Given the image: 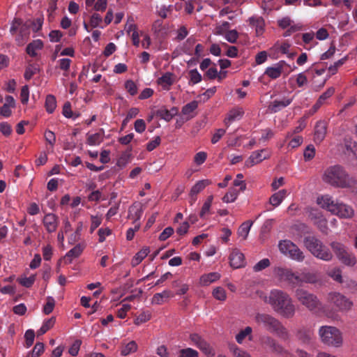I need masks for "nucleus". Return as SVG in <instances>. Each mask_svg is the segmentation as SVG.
<instances>
[{
  "mask_svg": "<svg viewBox=\"0 0 357 357\" xmlns=\"http://www.w3.org/2000/svg\"><path fill=\"white\" fill-rule=\"evenodd\" d=\"M322 181L336 188L349 189L357 195V179L349 174L340 165H331L325 169L321 176Z\"/></svg>",
  "mask_w": 357,
  "mask_h": 357,
  "instance_id": "f257e3e1",
  "label": "nucleus"
},
{
  "mask_svg": "<svg viewBox=\"0 0 357 357\" xmlns=\"http://www.w3.org/2000/svg\"><path fill=\"white\" fill-rule=\"evenodd\" d=\"M264 301L268 303L273 310L286 319L292 318L296 312V307L290 296L279 289L271 291L268 297Z\"/></svg>",
  "mask_w": 357,
  "mask_h": 357,
  "instance_id": "f03ea898",
  "label": "nucleus"
},
{
  "mask_svg": "<svg viewBox=\"0 0 357 357\" xmlns=\"http://www.w3.org/2000/svg\"><path fill=\"white\" fill-rule=\"evenodd\" d=\"M256 324L266 331L277 335L284 341L289 340L290 334L282 323L273 315L257 312L255 315Z\"/></svg>",
  "mask_w": 357,
  "mask_h": 357,
  "instance_id": "7ed1b4c3",
  "label": "nucleus"
},
{
  "mask_svg": "<svg viewBox=\"0 0 357 357\" xmlns=\"http://www.w3.org/2000/svg\"><path fill=\"white\" fill-rule=\"evenodd\" d=\"M295 298L310 312L316 314H324L328 317H332V312L327 309L317 295L304 289L298 288L295 291Z\"/></svg>",
  "mask_w": 357,
  "mask_h": 357,
  "instance_id": "20e7f679",
  "label": "nucleus"
},
{
  "mask_svg": "<svg viewBox=\"0 0 357 357\" xmlns=\"http://www.w3.org/2000/svg\"><path fill=\"white\" fill-rule=\"evenodd\" d=\"M317 204L323 208L342 218H351L354 214V211L351 206L337 200L335 201L328 195L319 197Z\"/></svg>",
  "mask_w": 357,
  "mask_h": 357,
  "instance_id": "39448f33",
  "label": "nucleus"
},
{
  "mask_svg": "<svg viewBox=\"0 0 357 357\" xmlns=\"http://www.w3.org/2000/svg\"><path fill=\"white\" fill-rule=\"evenodd\" d=\"M30 31L29 24L20 18H14L10 28V33L15 36V43L18 46L24 45L28 41Z\"/></svg>",
  "mask_w": 357,
  "mask_h": 357,
  "instance_id": "423d86ee",
  "label": "nucleus"
},
{
  "mask_svg": "<svg viewBox=\"0 0 357 357\" xmlns=\"http://www.w3.org/2000/svg\"><path fill=\"white\" fill-rule=\"evenodd\" d=\"M321 341L328 346L338 347L342 344V337L339 329L333 326H321L319 331Z\"/></svg>",
  "mask_w": 357,
  "mask_h": 357,
  "instance_id": "0eeeda50",
  "label": "nucleus"
},
{
  "mask_svg": "<svg viewBox=\"0 0 357 357\" xmlns=\"http://www.w3.org/2000/svg\"><path fill=\"white\" fill-rule=\"evenodd\" d=\"M331 248L335 254L337 258L344 265L354 266L356 263V257L349 252L348 248L342 243L333 241L330 244Z\"/></svg>",
  "mask_w": 357,
  "mask_h": 357,
  "instance_id": "6e6552de",
  "label": "nucleus"
},
{
  "mask_svg": "<svg viewBox=\"0 0 357 357\" xmlns=\"http://www.w3.org/2000/svg\"><path fill=\"white\" fill-rule=\"evenodd\" d=\"M278 247L282 253L288 255L293 260L303 261L305 259L303 252L289 240L280 241Z\"/></svg>",
  "mask_w": 357,
  "mask_h": 357,
  "instance_id": "1a4fd4ad",
  "label": "nucleus"
},
{
  "mask_svg": "<svg viewBox=\"0 0 357 357\" xmlns=\"http://www.w3.org/2000/svg\"><path fill=\"white\" fill-rule=\"evenodd\" d=\"M326 301L333 305L337 310L342 312L350 310L353 305V303L349 298L338 292L328 293Z\"/></svg>",
  "mask_w": 357,
  "mask_h": 357,
  "instance_id": "9d476101",
  "label": "nucleus"
},
{
  "mask_svg": "<svg viewBox=\"0 0 357 357\" xmlns=\"http://www.w3.org/2000/svg\"><path fill=\"white\" fill-rule=\"evenodd\" d=\"M190 339L208 357H213L215 356V352L213 347L199 334H191Z\"/></svg>",
  "mask_w": 357,
  "mask_h": 357,
  "instance_id": "9b49d317",
  "label": "nucleus"
},
{
  "mask_svg": "<svg viewBox=\"0 0 357 357\" xmlns=\"http://www.w3.org/2000/svg\"><path fill=\"white\" fill-rule=\"evenodd\" d=\"M290 68L289 65L284 61H280L275 63L273 66L266 68L264 75H267L273 79H278L281 75L286 72V74H289L291 70H287V68Z\"/></svg>",
  "mask_w": 357,
  "mask_h": 357,
  "instance_id": "f8f14e48",
  "label": "nucleus"
},
{
  "mask_svg": "<svg viewBox=\"0 0 357 357\" xmlns=\"http://www.w3.org/2000/svg\"><path fill=\"white\" fill-rule=\"evenodd\" d=\"M270 156V151L266 149L253 151L250 157L245 160V165L247 167H251L261 162L263 160L269 158Z\"/></svg>",
  "mask_w": 357,
  "mask_h": 357,
  "instance_id": "ddd939ff",
  "label": "nucleus"
},
{
  "mask_svg": "<svg viewBox=\"0 0 357 357\" xmlns=\"http://www.w3.org/2000/svg\"><path fill=\"white\" fill-rule=\"evenodd\" d=\"M263 344L268 347L271 351L280 355H287L288 351L276 340L270 336L264 337L262 339Z\"/></svg>",
  "mask_w": 357,
  "mask_h": 357,
  "instance_id": "4468645a",
  "label": "nucleus"
},
{
  "mask_svg": "<svg viewBox=\"0 0 357 357\" xmlns=\"http://www.w3.org/2000/svg\"><path fill=\"white\" fill-rule=\"evenodd\" d=\"M303 243L309 252L314 256L318 249L322 248L324 243L314 236H307L303 239Z\"/></svg>",
  "mask_w": 357,
  "mask_h": 357,
  "instance_id": "2eb2a0df",
  "label": "nucleus"
},
{
  "mask_svg": "<svg viewBox=\"0 0 357 357\" xmlns=\"http://www.w3.org/2000/svg\"><path fill=\"white\" fill-rule=\"evenodd\" d=\"M278 275L281 280L289 282L294 286H299V275L295 274L289 269L280 268Z\"/></svg>",
  "mask_w": 357,
  "mask_h": 357,
  "instance_id": "dca6fc26",
  "label": "nucleus"
},
{
  "mask_svg": "<svg viewBox=\"0 0 357 357\" xmlns=\"http://www.w3.org/2000/svg\"><path fill=\"white\" fill-rule=\"evenodd\" d=\"M59 218L54 213L46 214L43 220V223L48 233L54 232L59 225Z\"/></svg>",
  "mask_w": 357,
  "mask_h": 357,
  "instance_id": "f3484780",
  "label": "nucleus"
},
{
  "mask_svg": "<svg viewBox=\"0 0 357 357\" xmlns=\"http://www.w3.org/2000/svg\"><path fill=\"white\" fill-rule=\"evenodd\" d=\"M327 132V123L324 121H319L314 126V141L320 144L325 138Z\"/></svg>",
  "mask_w": 357,
  "mask_h": 357,
  "instance_id": "a211bd4d",
  "label": "nucleus"
},
{
  "mask_svg": "<svg viewBox=\"0 0 357 357\" xmlns=\"http://www.w3.org/2000/svg\"><path fill=\"white\" fill-rule=\"evenodd\" d=\"M230 265L234 268H239L245 266L244 255L238 250L234 249L229 255Z\"/></svg>",
  "mask_w": 357,
  "mask_h": 357,
  "instance_id": "6ab92c4d",
  "label": "nucleus"
},
{
  "mask_svg": "<svg viewBox=\"0 0 357 357\" xmlns=\"http://www.w3.org/2000/svg\"><path fill=\"white\" fill-rule=\"evenodd\" d=\"M44 47V43L40 39L33 40L29 43L26 47V53L32 58L37 57L40 51Z\"/></svg>",
  "mask_w": 357,
  "mask_h": 357,
  "instance_id": "aec40b11",
  "label": "nucleus"
},
{
  "mask_svg": "<svg viewBox=\"0 0 357 357\" xmlns=\"http://www.w3.org/2000/svg\"><path fill=\"white\" fill-rule=\"evenodd\" d=\"M15 107V100L11 96H6L5 97V103L3 106L0 107V115L3 117L8 118L12 114V108Z\"/></svg>",
  "mask_w": 357,
  "mask_h": 357,
  "instance_id": "412c9836",
  "label": "nucleus"
},
{
  "mask_svg": "<svg viewBox=\"0 0 357 357\" xmlns=\"http://www.w3.org/2000/svg\"><path fill=\"white\" fill-rule=\"evenodd\" d=\"M211 184L208 179L201 180L197 182L191 188L190 195L192 198V204L197 199V195L202 191L207 185Z\"/></svg>",
  "mask_w": 357,
  "mask_h": 357,
  "instance_id": "4be33fe9",
  "label": "nucleus"
},
{
  "mask_svg": "<svg viewBox=\"0 0 357 357\" xmlns=\"http://www.w3.org/2000/svg\"><path fill=\"white\" fill-rule=\"evenodd\" d=\"M292 102V98H283L282 100H275L268 106V109L273 113L280 111L282 109L289 105Z\"/></svg>",
  "mask_w": 357,
  "mask_h": 357,
  "instance_id": "5701e85b",
  "label": "nucleus"
},
{
  "mask_svg": "<svg viewBox=\"0 0 357 357\" xmlns=\"http://www.w3.org/2000/svg\"><path fill=\"white\" fill-rule=\"evenodd\" d=\"M174 75L173 73L167 72L159 77L157 82L163 89L169 90L170 86L174 84Z\"/></svg>",
  "mask_w": 357,
  "mask_h": 357,
  "instance_id": "b1692460",
  "label": "nucleus"
},
{
  "mask_svg": "<svg viewBox=\"0 0 357 357\" xmlns=\"http://www.w3.org/2000/svg\"><path fill=\"white\" fill-rule=\"evenodd\" d=\"M296 336L302 344H309L312 337V332L308 328H301L296 331Z\"/></svg>",
  "mask_w": 357,
  "mask_h": 357,
  "instance_id": "393cba45",
  "label": "nucleus"
},
{
  "mask_svg": "<svg viewBox=\"0 0 357 357\" xmlns=\"http://www.w3.org/2000/svg\"><path fill=\"white\" fill-rule=\"evenodd\" d=\"M221 275L217 272H211L208 274L202 275L199 278V284L201 286H208L220 278Z\"/></svg>",
  "mask_w": 357,
  "mask_h": 357,
  "instance_id": "a878e982",
  "label": "nucleus"
},
{
  "mask_svg": "<svg viewBox=\"0 0 357 357\" xmlns=\"http://www.w3.org/2000/svg\"><path fill=\"white\" fill-rule=\"evenodd\" d=\"M178 109L176 107H172L169 110L166 108H161L157 111V116L169 122L178 114Z\"/></svg>",
  "mask_w": 357,
  "mask_h": 357,
  "instance_id": "bb28decb",
  "label": "nucleus"
},
{
  "mask_svg": "<svg viewBox=\"0 0 357 357\" xmlns=\"http://www.w3.org/2000/svg\"><path fill=\"white\" fill-rule=\"evenodd\" d=\"M310 218L314 221V224L316 225L321 231H324L327 228V221L318 211L311 212Z\"/></svg>",
  "mask_w": 357,
  "mask_h": 357,
  "instance_id": "cd10ccee",
  "label": "nucleus"
},
{
  "mask_svg": "<svg viewBox=\"0 0 357 357\" xmlns=\"http://www.w3.org/2000/svg\"><path fill=\"white\" fill-rule=\"evenodd\" d=\"M105 132L103 129H100L99 132L95 134H89L87 133V139L86 143L90 146H98L99 145L103 140V135Z\"/></svg>",
  "mask_w": 357,
  "mask_h": 357,
  "instance_id": "c85d7f7f",
  "label": "nucleus"
},
{
  "mask_svg": "<svg viewBox=\"0 0 357 357\" xmlns=\"http://www.w3.org/2000/svg\"><path fill=\"white\" fill-rule=\"evenodd\" d=\"M173 297V294L169 290H164L161 293H156L151 299V303L161 305L168 298Z\"/></svg>",
  "mask_w": 357,
  "mask_h": 357,
  "instance_id": "c756f323",
  "label": "nucleus"
},
{
  "mask_svg": "<svg viewBox=\"0 0 357 357\" xmlns=\"http://www.w3.org/2000/svg\"><path fill=\"white\" fill-rule=\"evenodd\" d=\"M314 257L325 261H330L333 259V255L329 248L324 245H322V248L317 250V252Z\"/></svg>",
  "mask_w": 357,
  "mask_h": 357,
  "instance_id": "7c9ffc66",
  "label": "nucleus"
},
{
  "mask_svg": "<svg viewBox=\"0 0 357 357\" xmlns=\"http://www.w3.org/2000/svg\"><path fill=\"white\" fill-rule=\"evenodd\" d=\"M244 114V112L243 109L241 108H236L233 109L229 111L228 116L225 119V123L228 127L229 126L230 123L233 122L235 120H238L241 119Z\"/></svg>",
  "mask_w": 357,
  "mask_h": 357,
  "instance_id": "2f4dec72",
  "label": "nucleus"
},
{
  "mask_svg": "<svg viewBox=\"0 0 357 357\" xmlns=\"http://www.w3.org/2000/svg\"><path fill=\"white\" fill-rule=\"evenodd\" d=\"M142 213L143 211L140 204L135 203L128 209V218L136 222L140 219Z\"/></svg>",
  "mask_w": 357,
  "mask_h": 357,
  "instance_id": "473e14b6",
  "label": "nucleus"
},
{
  "mask_svg": "<svg viewBox=\"0 0 357 357\" xmlns=\"http://www.w3.org/2000/svg\"><path fill=\"white\" fill-rule=\"evenodd\" d=\"M287 192V191L283 189L272 195L269 199L270 204L273 207L278 206L285 198Z\"/></svg>",
  "mask_w": 357,
  "mask_h": 357,
  "instance_id": "72a5a7b5",
  "label": "nucleus"
},
{
  "mask_svg": "<svg viewBox=\"0 0 357 357\" xmlns=\"http://www.w3.org/2000/svg\"><path fill=\"white\" fill-rule=\"evenodd\" d=\"M318 280L317 276L314 273L303 272L299 274V286L303 283L314 284Z\"/></svg>",
  "mask_w": 357,
  "mask_h": 357,
  "instance_id": "f704fd0d",
  "label": "nucleus"
},
{
  "mask_svg": "<svg viewBox=\"0 0 357 357\" xmlns=\"http://www.w3.org/2000/svg\"><path fill=\"white\" fill-rule=\"evenodd\" d=\"M82 251L83 248L82 245L80 244H77L66 253L64 257L65 260L68 263H71L72 259L73 258L78 257L82 254Z\"/></svg>",
  "mask_w": 357,
  "mask_h": 357,
  "instance_id": "c9c22d12",
  "label": "nucleus"
},
{
  "mask_svg": "<svg viewBox=\"0 0 357 357\" xmlns=\"http://www.w3.org/2000/svg\"><path fill=\"white\" fill-rule=\"evenodd\" d=\"M43 21V17L40 16L33 20H27L25 22L26 24H29V29H31L33 32L36 33L41 29Z\"/></svg>",
  "mask_w": 357,
  "mask_h": 357,
  "instance_id": "e433bc0d",
  "label": "nucleus"
},
{
  "mask_svg": "<svg viewBox=\"0 0 357 357\" xmlns=\"http://www.w3.org/2000/svg\"><path fill=\"white\" fill-rule=\"evenodd\" d=\"M250 23L252 26L255 27L256 33L257 35L261 34L264 29V20L261 17H250L249 19Z\"/></svg>",
  "mask_w": 357,
  "mask_h": 357,
  "instance_id": "4c0bfd02",
  "label": "nucleus"
},
{
  "mask_svg": "<svg viewBox=\"0 0 357 357\" xmlns=\"http://www.w3.org/2000/svg\"><path fill=\"white\" fill-rule=\"evenodd\" d=\"M253 224V221L248 220L241 224L238 229V234L239 236L243 237V239L245 240L250 230V228Z\"/></svg>",
  "mask_w": 357,
  "mask_h": 357,
  "instance_id": "58836bf2",
  "label": "nucleus"
},
{
  "mask_svg": "<svg viewBox=\"0 0 357 357\" xmlns=\"http://www.w3.org/2000/svg\"><path fill=\"white\" fill-rule=\"evenodd\" d=\"M201 1L202 0H188L185 3V10L187 13L191 14L197 6V10L199 11L202 9Z\"/></svg>",
  "mask_w": 357,
  "mask_h": 357,
  "instance_id": "ea45409f",
  "label": "nucleus"
},
{
  "mask_svg": "<svg viewBox=\"0 0 357 357\" xmlns=\"http://www.w3.org/2000/svg\"><path fill=\"white\" fill-rule=\"evenodd\" d=\"M213 200V196L210 195L207 197L206 200L204 203L201 211L199 213V216L201 218L204 219L206 215L210 213V209Z\"/></svg>",
  "mask_w": 357,
  "mask_h": 357,
  "instance_id": "a19ab883",
  "label": "nucleus"
},
{
  "mask_svg": "<svg viewBox=\"0 0 357 357\" xmlns=\"http://www.w3.org/2000/svg\"><path fill=\"white\" fill-rule=\"evenodd\" d=\"M137 350V344L135 341H130L125 346H123L121 350V354L126 356L131 353H134Z\"/></svg>",
  "mask_w": 357,
  "mask_h": 357,
  "instance_id": "79ce46f5",
  "label": "nucleus"
},
{
  "mask_svg": "<svg viewBox=\"0 0 357 357\" xmlns=\"http://www.w3.org/2000/svg\"><path fill=\"white\" fill-rule=\"evenodd\" d=\"M56 107V98L53 95H47L45 99V108L48 113L52 114Z\"/></svg>",
  "mask_w": 357,
  "mask_h": 357,
  "instance_id": "37998d69",
  "label": "nucleus"
},
{
  "mask_svg": "<svg viewBox=\"0 0 357 357\" xmlns=\"http://www.w3.org/2000/svg\"><path fill=\"white\" fill-rule=\"evenodd\" d=\"M55 323V319L54 317H52L49 319L45 320L40 328L37 331L38 335H42L47 333L51 328L53 327Z\"/></svg>",
  "mask_w": 357,
  "mask_h": 357,
  "instance_id": "c03bdc74",
  "label": "nucleus"
},
{
  "mask_svg": "<svg viewBox=\"0 0 357 357\" xmlns=\"http://www.w3.org/2000/svg\"><path fill=\"white\" fill-rule=\"evenodd\" d=\"M213 296L218 301H225L227 299V293L222 287H215L212 292Z\"/></svg>",
  "mask_w": 357,
  "mask_h": 357,
  "instance_id": "a18cd8bd",
  "label": "nucleus"
},
{
  "mask_svg": "<svg viewBox=\"0 0 357 357\" xmlns=\"http://www.w3.org/2000/svg\"><path fill=\"white\" fill-rule=\"evenodd\" d=\"M102 22V18L99 13H94L93 14H92V15L91 16L90 20H89L90 26L92 28H96V27H100L102 29L104 28L105 26L101 25Z\"/></svg>",
  "mask_w": 357,
  "mask_h": 357,
  "instance_id": "49530a36",
  "label": "nucleus"
},
{
  "mask_svg": "<svg viewBox=\"0 0 357 357\" xmlns=\"http://www.w3.org/2000/svg\"><path fill=\"white\" fill-rule=\"evenodd\" d=\"M239 190L236 189H230L222 197V201L225 203L234 202L238 197Z\"/></svg>",
  "mask_w": 357,
  "mask_h": 357,
  "instance_id": "de8ad7c7",
  "label": "nucleus"
},
{
  "mask_svg": "<svg viewBox=\"0 0 357 357\" xmlns=\"http://www.w3.org/2000/svg\"><path fill=\"white\" fill-rule=\"evenodd\" d=\"M38 68L37 65L33 64V63H29L25 69V72H24V75L25 79H26V80L31 79L32 78V77L38 73Z\"/></svg>",
  "mask_w": 357,
  "mask_h": 357,
  "instance_id": "09e8293b",
  "label": "nucleus"
},
{
  "mask_svg": "<svg viewBox=\"0 0 357 357\" xmlns=\"http://www.w3.org/2000/svg\"><path fill=\"white\" fill-rule=\"evenodd\" d=\"M190 85L196 84L202 81V77L197 69H192L189 71Z\"/></svg>",
  "mask_w": 357,
  "mask_h": 357,
  "instance_id": "8fccbe9b",
  "label": "nucleus"
},
{
  "mask_svg": "<svg viewBox=\"0 0 357 357\" xmlns=\"http://www.w3.org/2000/svg\"><path fill=\"white\" fill-rule=\"evenodd\" d=\"M151 318V313L149 311H144L136 317L134 321L135 324L140 325L149 321Z\"/></svg>",
  "mask_w": 357,
  "mask_h": 357,
  "instance_id": "3c124183",
  "label": "nucleus"
},
{
  "mask_svg": "<svg viewBox=\"0 0 357 357\" xmlns=\"http://www.w3.org/2000/svg\"><path fill=\"white\" fill-rule=\"evenodd\" d=\"M198 107V102L196 100L191 101L190 102L184 105L182 108V114L184 115H189L193 112Z\"/></svg>",
  "mask_w": 357,
  "mask_h": 357,
  "instance_id": "603ef678",
  "label": "nucleus"
},
{
  "mask_svg": "<svg viewBox=\"0 0 357 357\" xmlns=\"http://www.w3.org/2000/svg\"><path fill=\"white\" fill-rule=\"evenodd\" d=\"M54 305H55V301H54V298H52V296H48L47 298V302H46L45 305L43 306V312L45 314H50L53 311Z\"/></svg>",
  "mask_w": 357,
  "mask_h": 357,
  "instance_id": "864d4df0",
  "label": "nucleus"
},
{
  "mask_svg": "<svg viewBox=\"0 0 357 357\" xmlns=\"http://www.w3.org/2000/svg\"><path fill=\"white\" fill-rule=\"evenodd\" d=\"M252 331V329L250 326L245 327L243 330L241 331L236 336V342L239 344H241L244 339L248 335H250Z\"/></svg>",
  "mask_w": 357,
  "mask_h": 357,
  "instance_id": "5fc2aeb1",
  "label": "nucleus"
},
{
  "mask_svg": "<svg viewBox=\"0 0 357 357\" xmlns=\"http://www.w3.org/2000/svg\"><path fill=\"white\" fill-rule=\"evenodd\" d=\"M178 357H199V354L193 349L186 348L180 350Z\"/></svg>",
  "mask_w": 357,
  "mask_h": 357,
  "instance_id": "6e6d98bb",
  "label": "nucleus"
},
{
  "mask_svg": "<svg viewBox=\"0 0 357 357\" xmlns=\"http://www.w3.org/2000/svg\"><path fill=\"white\" fill-rule=\"evenodd\" d=\"M35 280H36V276L34 275H32L28 278L25 277V278L18 279L19 283L21 285H22L23 287H25L27 288L31 287L33 284Z\"/></svg>",
  "mask_w": 357,
  "mask_h": 357,
  "instance_id": "4d7b16f0",
  "label": "nucleus"
},
{
  "mask_svg": "<svg viewBox=\"0 0 357 357\" xmlns=\"http://www.w3.org/2000/svg\"><path fill=\"white\" fill-rule=\"evenodd\" d=\"M230 27V24L228 22H224L221 24L218 25L215 29V34L224 35L225 34Z\"/></svg>",
  "mask_w": 357,
  "mask_h": 357,
  "instance_id": "13d9d810",
  "label": "nucleus"
},
{
  "mask_svg": "<svg viewBox=\"0 0 357 357\" xmlns=\"http://www.w3.org/2000/svg\"><path fill=\"white\" fill-rule=\"evenodd\" d=\"M91 226H90V233L92 234L95 231L96 228H98L102 223V218L98 215H91Z\"/></svg>",
  "mask_w": 357,
  "mask_h": 357,
  "instance_id": "bf43d9fd",
  "label": "nucleus"
},
{
  "mask_svg": "<svg viewBox=\"0 0 357 357\" xmlns=\"http://www.w3.org/2000/svg\"><path fill=\"white\" fill-rule=\"evenodd\" d=\"M225 39L231 43H235L237 41V39L238 38V33L236 30H229L225 34Z\"/></svg>",
  "mask_w": 357,
  "mask_h": 357,
  "instance_id": "052dcab7",
  "label": "nucleus"
},
{
  "mask_svg": "<svg viewBox=\"0 0 357 357\" xmlns=\"http://www.w3.org/2000/svg\"><path fill=\"white\" fill-rule=\"evenodd\" d=\"M347 60V56H344L341 59L338 60L337 61L335 62L333 65H331L328 68L329 73H331V75H335L337 73L338 68L342 66L346 62Z\"/></svg>",
  "mask_w": 357,
  "mask_h": 357,
  "instance_id": "680f3d73",
  "label": "nucleus"
},
{
  "mask_svg": "<svg viewBox=\"0 0 357 357\" xmlns=\"http://www.w3.org/2000/svg\"><path fill=\"white\" fill-rule=\"evenodd\" d=\"M270 264L268 259H263L254 266L253 269L255 272H259L268 267Z\"/></svg>",
  "mask_w": 357,
  "mask_h": 357,
  "instance_id": "e2e57ef3",
  "label": "nucleus"
},
{
  "mask_svg": "<svg viewBox=\"0 0 357 357\" xmlns=\"http://www.w3.org/2000/svg\"><path fill=\"white\" fill-rule=\"evenodd\" d=\"M24 337L26 340V347L29 348L30 347L34 341L35 337V332L32 329H29L26 331L24 334Z\"/></svg>",
  "mask_w": 357,
  "mask_h": 357,
  "instance_id": "0e129e2a",
  "label": "nucleus"
},
{
  "mask_svg": "<svg viewBox=\"0 0 357 357\" xmlns=\"http://www.w3.org/2000/svg\"><path fill=\"white\" fill-rule=\"evenodd\" d=\"M125 88L131 96H135L137 93V86L132 80L126 81Z\"/></svg>",
  "mask_w": 357,
  "mask_h": 357,
  "instance_id": "69168bd1",
  "label": "nucleus"
},
{
  "mask_svg": "<svg viewBox=\"0 0 357 357\" xmlns=\"http://www.w3.org/2000/svg\"><path fill=\"white\" fill-rule=\"evenodd\" d=\"M304 158L306 161L312 160L315 155V149L313 145H308L304 151Z\"/></svg>",
  "mask_w": 357,
  "mask_h": 357,
  "instance_id": "338daca9",
  "label": "nucleus"
},
{
  "mask_svg": "<svg viewBox=\"0 0 357 357\" xmlns=\"http://www.w3.org/2000/svg\"><path fill=\"white\" fill-rule=\"evenodd\" d=\"M44 351V344L37 342L31 351L32 357H39Z\"/></svg>",
  "mask_w": 357,
  "mask_h": 357,
  "instance_id": "774afa93",
  "label": "nucleus"
}]
</instances>
